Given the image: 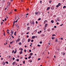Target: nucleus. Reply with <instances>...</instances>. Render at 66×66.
<instances>
[{"label": "nucleus", "mask_w": 66, "mask_h": 66, "mask_svg": "<svg viewBox=\"0 0 66 66\" xmlns=\"http://www.w3.org/2000/svg\"><path fill=\"white\" fill-rule=\"evenodd\" d=\"M30 23H31V24H33V25L34 24V20L31 22L30 21Z\"/></svg>", "instance_id": "1"}, {"label": "nucleus", "mask_w": 66, "mask_h": 66, "mask_svg": "<svg viewBox=\"0 0 66 66\" xmlns=\"http://www.w3.org/2000/svg\"><path fill=\"white\" fill-rule=\"evenodd\" d=\"M47 26H48V24L47 23H46L45 25V28H46L47 27Z\"/></svg>", "instance_id": "2"}, {"label": "nucleus", "mask_w": 66, "mask_h": 66, "mask_svg": "<svg viewBox=\"0 0 66 66\" xmlns=\"http://www.w3.org/2000/svg\"><path fill=\"white\" fill-rule=\"evenodd\" d=\"M30 40H31V39H28V42H30Z\"/></svg>", "instance_id": "3"}, {"label": "nucleus", "mask_w": 66, "mask_h": 66, "mask_svg": "<svg viewBox=\"0 0 66 66\" xmlns=\"http://www.w3.org/2000/svg\"><path fill=\"white\" fill-rule=\"evenodd\" d=\"M46 22H48V21H47V20H45L44 21V23H45H45H46Z\"/></svg>", "instance_id": "4"}, {"label": "nucleus", "mask_w": 66, "mask_h": 66, "mask_svg": "<svg viewBox=\"0 0 66 66\" xmlns=\"http://www.w3.org/2000/svg\"><path fill=\"white\" fill-rule=\"evenodd\" d=\"M35 36H33L32 37V39H34V38H35Z\"/></svg>", "instance_id": "5"}, {"label": "nucleus", "mask_w": 66, "mask_h": 66, "mask_svg": "<svg viewBox=\"0 0 66 66\" xmlns=\"http://www.w3.org/2000/svg\"><path fill=\"white\" fill-rule=\"evenodd\" d=\"M51 22L53 23H54V21L53 20H52L51 21Z\"/></svg>", "instance_id": "6"}, {"label": "nucleus", "mask_w": 66, "mask_h": 66, "mask_svg": "<svg viewBox=\"0 0 66 66\" xmlns=\"http://www.w3.org/2000/svg\"><path fill=\"white\" fill-rule=\"evenodd\" d=\"M11 34L12 35L13 34V33H14V32L13 31H11Z\"/></svg>", "instance_id": "7"}, {"label": "nucleus", "mask_w": 66, "mask_h": 66, "mask_svg": "<svg viewBox=\"0 0 66 66\" xmlns=\"http://www.w3.org/2000/svg\"><path fill=\"white\" fill-rule=\"evenodd\" d=\"M57 41H58V40H57V38H56V39L55 40V42H57Z\"/></svg>", "instance_id": "8"}, {"label": "nucleus", "mask_w": 66, "mask_h": 66, "mask_svg": "<svg viewBox=\"0 0 66 66\" xmlns=\"http://www.w3.org/2000/svg\"><path fill=\"white\" fill-rule=\"evenodd\" d=\"M20 38H18L17 40L18 42H19V41H20Z\"/></svg>", "instance_id": "9"}, {"label": "nucleus", "mask_w": 66, "mask_h": 66, "mask_svg": "<svg viewBox=\"0 0 66 66\" xmlns=\"http://www.w3.org/2000/svg\"><path fill=\"white\" fill-rule=\"evenodd\" d=\"M15 51L14 52V54H15V53H16V52H17V50H16V49H15Z\"/></svg>", "instance_id": "10"}, {"label": "nucleus", "mask_w": 66, "mask_h": 66, "mask_svg": "<svg viewBox=\"0 0 66 66\" xmlns=\"http://www.w3.org/2000/svg\"><path fill=\"white\" fill-rule=\"evenodd\" d=\"M16 63V62H13L12 63V65H14Z\"/></svg>", "instance_id": "11"}, {"label": "nucleus", "mask_w": 66, "mask_h": 66, "mask_svg": "<svg viewBox=\"0 0 66 66\" xmlns=\"http://www.w3.org/2000/svg\"><path fill=\"white\" fill-rule=\"evenodd\" d=\"M58 5L59 6H61V3H58Z\"/></svg>", "instance_id": "12"}, {"label": "nucleus", "mask_w": 66, "mask_h": 66, "mask_svg": "<svg viewBox=\"0 0 66 66\" xmlns=\"http://www.w3.org/2000/svg\"><path fill=\"white\" fill-rule=\"evenodd\" d=\"M41 36H42L43 37H44L45 36V35L44 34H43L41 35Z\"/></svg>", "instance_id": "13"}, {"label": "nucleus", "mask_w": 66, "mask_h": 66, "mask_svg": "<svg viewBox=\"0 0 66 66\" xmlns=\"http://www.w3.org/2000/svg\"><path fill=\"white\" fill-rule=\"evenodd\" d=\"M33 53H31L30 54V55H33Z\"/></svg>", "instance_id": "14"}, {"label": "nucleus", "mask_w": 66, "mask_h": 66, "mask_svg": "<svg viewBox=\"0 0 66 66\" xmlns=\"http://www.w3.org/2000/svg\"><path fill=\"white\" fill-rule=\"evenodd\" d=\"M22 53V51H21L20 52V54H21Z\"/></svg>", "instance_id": "15"}, {"label": "nucleus", "mask_w": 66, "mask_h": 66, "mask_svg": "<svg viewBox=\"0 0 66 66\" xmlns=\"http://www.w3.org/2000/svg\"><path fill=\"white\" fill-rule=\"evenodd\" d=\"M29 29H30V27H28L27 29L29 30Z\"/></svg>", "instance_id": "16"}, {"label": "nucleus", "mask_w": 66, "mask_h": 66, "mask_svg": "<svg viewBox=\"0 0 66 66\" xmlns=\"http://www.w3.org/2000/svg\"><path fill=\"white\" fill-rule=\"evenodd\" d=\"M5 63L6 64H9V63L7 61H6L5 62Z\"/></svg>", "instance_id": "17"}, {"label": "nucleus", "mask_w": 66, "mask_h": 66, "mask_svg": "<svg viewBox=\"0 0 66 66\" xmlns=\"http://www.w3.org/2000/svg\"><path fill=\"white\" fill-rule=\"evenodd\" d=\"M66 6H64L63 7V9H65V8H66Z\"/></svg>", "instance_id": "18"}, {"label": "nucleus", "mask_w": 66, "mask_h": 66, "mask_svg": "<svg viewBox=\"0 0 66 66\" xmlns=\"http://www.w3.org/2000/svg\"><path fill=\"white\" fill-rule=\"evenodd\" d=\"M38 12H35V14L36 15H37V14H38Z\"/></svg>", "instance_id": "19"}, {"label": "nucleus", "mask_w": 66, "mask_h": 66, "mask_svg": "<svg viewBox=\"0 0 66 66\" xmlns=\"http://www.w3.org/2000/svg\"><path fill=\"white\" fill-rule=\"evenodd\" d=\"M31 57V56H30L29 57H28V58L29 59H30Z\"/></svg>", "instance_id": "20"}, {"label": "nucleus", "mask_w": 66, "mask_h": 66, "mask_svg": "<svg viewBox=\"0 0 66 66\" xmlns=\"http://www.w3.org/2000/svg\"><path fill=\"white\" fill-rule=\"evenodd\" d=\"M49 7H47V11H48V10H49Z\"/></svg>", "instance_id": "21"}, {"label": "nucleus", "mask_w": 66, "mask_h": 66, "mask_svg": "<svg viewBox=\"0 0 66 66\" xmlns=\"http://www.w3.org/2000/svg\"><path fill=\"white\" fill-rule=\"evenodd\" d=\"M3 63V65H5V62H4Z\"/></svg>", "instance_id": "22"}, {"label": "nucleus", "mask_w": 66, "mask_h": 66, "mask_svg": "<svg viewBox=\"0 0 66 66\" xmlns=\"http://www.w3.org/2000/svg\"><path fill=\"white\" fill-rule=\"evenodd\" d=\"M19 45H21V42H20L19 43Z\"/></svg>", "instance_id": "23"}, {"label": "nucleus", "mask_w": 66, "mask_h": 66, "mask_svg": "<svg viewBox=\"0 0 66 66\" xmlns=\"http://www.w3.org/2000/svg\"><path fill=\"white\" fill-rule=\"evenodd\" d=\"M41 20V19L40 18H39L38 19V20Z\"/></svg>", "instance_id": "24"}, {"label": "nucleus", "mask_w": 66, "mask_h": 66, "mask_svg": "<svg viewBox=\"0 0 66 66\" xmlns=\"http://www.w3.org/2000/svg\"><path fill=\"white\" fill-rule=\"evenodd\" d=\"M55 38V37H54L53 38V37H52V39H54Z\"/></svg>", "instance_id": "25"}, {"label": "nucleus", "mask_w": 66, "mask_h": 66, "mask_svg": "<svg viewBox=\"0 0 66 66\" xmlns=\"http://www.w3.org/2000/svg\"><path fill=\"white\" fill-rule=\"evenodd\" d=\"M10 2H9V5H7V7L8 6H10Z\"/></svg>", "instance_id": "26"}, {"label": "nucleus", "mask_w": 66, "mask_h": 66, "mask_svg": "<svg viewBox=\"0 0 66 66\" xmlns=\"http://www.w3.org/2000/svg\"><path fill=\"white\" fill-rule=\"evenodd\" d=\"M52 36L53 37V36H56V35L53 34V35H52Z\"/></svg>", "instance_id": "27"}, {"label": "nucleus", "mask_w": 66, "mask_h": 66, "mask_svg": "<svg viewBox=\"0 0 66 66\" xmlns=\"http://www.w3.org/2000/svg\"><path fill=\"white\" fill-rule=\"evenodd\" d=\"M24 52H27V50H24Z\"/></svg>", "instance_id": "28"}, {"label": "nucleus", "mask_w": 66, "mask_h": 66, "mask_svg": "<svg viewBox=\"0 0 66 66\" xmlns=\"http://www.w3.org/2000/svg\"><path fill=\"white\" fill-rule=\"evenodd\" d=\"M16 31H15V32H14V35H16Z\"/></svg>", "instance_id": "29"}, {"label": "nucleus", "mask_w": 66, "mask_h": 66, "mask_svg": "<svg viewBox=\"0 0 66 66\" xmlns=\"http://www.w3.org/2000/svg\"><path fill=\"white\" fill-rule=\"evenodd\" d=\"M36 24H38V22L37 21H36Z\"/></svg>", "instance_id": "30"}, {"label": "nucleus", "mask_w": 66, "mask_h": 66, "mask_svg": "<svg viewBox=\"0 0 66 66\" xmlns=\"http://www.w3.org/2000/svg\"><path fill=\"white\" fill-rule=\"evenodd\" d=\"M37 46H38V47H40V45H38Z\"/></svg>", "instance_id": "31"}, {"label": "nucleus", "mask_w": 66, "mask_h": 66, "mask_svg": "<svg viewBox=\"0 0 66 66\" xmlns=\"http://www.w3.org/2000/svg\"><path fill=\"white\" fill-rule=\"evenodd\" d=\"M23 64H25V61H23Z\"/></svg>", "instance_id": "32"}, {"label": "nucleus", "mask_w": 66, "mask_h": 66, "mask_svg": "<svg viewBox=\"0 0 66 66\" xmlns=\"http://www.w3.org/2000/svg\"><path fill=\"white\" fill-rule=\"evenodd\" d=\"M23 33L22 32V33L21 34V35H22V36L23 35Z\"/></svg>", "instance_id": "33"}, {"label": "nucleus", "mask_w": 66, "mask_h": 66, "mask_svg": "<svg viewBox=\"0 0 66 66\" xmlns=\"http://www.w3.org/2000/svg\"><path fill=\"white\" fill-rule=\"evenodd\" d=\"M54 28H56V26H54Z\"/></svg>", "instance_id": "34"}, {"label": "nucleus", "mask_w": 66, "mask_h": 66, "mask_svg": "<svg viewBox=\"0 0 66 66\" xmlns=\"http://www.w3.org/2000/svg\"><path fill=\"white\" fill-rule=\"evenodd\" d=\"M15 20H14V22H13V24H15Z\"/></svg>", "instance_id": "35"}, {"label": "nucleus", "mask_w": 66, "mask_h": 66, "mask_svg": "<svg viewBox=\"0 0 66 66\" xmlns=\"http://www.w3.org/2000/svg\"><path fill=\"white\" fill-rule=\"evenodd\" d=\"M59 6L58 5H57L56 6V7H58Z\"/></svg>", "instance_id": "36"}, {"label": "nucleus", "mask_w": 66, "mask_h": 66, "mask_svg": "<svg viewBox=\"0 0 66 66\" xmlns=\"http://www.w3.org/2000/svg\"><path fill=\"white\" fill-rule=\"evenodd\" d=\"M28 59V58L25 57V60H27Z\"/></svg>", "instance_id": "37"}, {"label": "nucleus", "mask_w": 66, "mask_h": 66, "mask_svg": "<svg viewBox=\"0 0 66 66\" xmlns=\"http://www.w3.org/2000/svg\"><path fill=\"white\" fill-rule=\"evenodd\" d=\"M26 37L27 38H28L29 36L28 35H27Z\"/></svg>", "instance_id": "38"}, {"label": "nucleus", "mask_w": 66, "mask_h": 66, "mask_svg": "<svg viewBox=\"0 0 66 66\" xmlns=\"http://www.w3.org/2000/svg\"><path fill=\"white\" fill-rule=\"evenodd\" d=\"M29 52H31V50H29Z\"/></svg>", "instance_id": "39"}, {"label": "nucleus", "mask_w": 66, "mask_h": 66, "mask_svg": "<svg viewBox=\"0 0 66 66\" xmlns=\"http://www.w3.org/2000/svg\"><path fill=\"white\" fill-rule=\"evenodd\" d=\"M9 39L10 40L12 39V37H10V38H9Z\"/></svg>", "instance_id": "40"}, {"label": "nucleus", "mask_w": 66, "mask_h": 66, "mask_svg": "<svg viewBox=\"0 0 66 66\" xmlns=\"http://www.w3.org/2000/svg\"><path fill=\"white\" fill-rule=\"evenodd\" d=\"M11 36H12V37L13 38H14V37H13V36L12 35H11Z\"/></svg>", "instance_id": "41"}, {"label": "nucleus", "mask_w": 66, "mask_h": 66, "mask_svg": "<svg viewBox=\"0 0 66 66\" xmlns=\"http://www.w3.org/2000/svg\"><path fill=\"white\" fill-rule=\"evenodd\" d=\"M12 60H15V58L14 57L13 58Z\"/></svg>", "instance_id": "42"}, {"label": "nucleus", "mask_w": 66, "mask_h": 66, "mask_svg": "<svg viewBox=\"0 0 66 66\" xmlns=\"http://www.w3.org/2000/svg\"><path fill=\"white\" fill-rule=\"evenodd\" d=\"M29 34V32H28L26 33V34Z\"/></svg>", "instance_id": "43"}, {"label": "nucleus", "mask_w": 66, "mask_h": 66, "mask_svg": "<svg viewBox=\"0 0 66 66\" xmlns=\"http://www.w3.org/2000/svg\"><path fill=\"white\" fill-rule=\"evenodd\" d=\"M40 44H42V41L40 42Z\"/></svg>", "instance_id": "44"}, {"label": "nucleus", "mask_w": 66, "mask_h": 66, "mask_svg": "<svg viewBox=\"0 0 66 66\" xmlns=\"http://www.w3.org/2000/svg\"><path fill=\"white\" fill-rule=\"evenodd\" d=\"M31 42H33V39L31 40Z\"/></svg>", "instance_id": "45"}, {"label": "nucleus", "mask_w": 66, "mask_h": 66, "mask_svg": "<svg viewBox=\"0 0 66 66\" xmlns=\"http://www.w3.org/2000/svg\"><path fill=\"white\" fill-rule=\"evenodd\" d=\"M16 61H17L18 62V61H19V59H17V60H16Z\"/></svg>", "instance_id": "46"}, {"label": "nucleus", "mask_w": 66, "mask_h": 66, "mask_svg": "<svg viewBox=\"0 0 66 66\" xmlns=\"http://www.w3.org/2000/svg\"><path fill=\"white\" fill-rule=\"evenodd\" d=\"M40 58H38V61H39V60H40Z\"/></svg>", "instance_id": "47"}, {"label": "nucleus", "mask_w": 66, "mask_h": 66, "mask_svg": "<svg viewBox=\"0 0 66 66\" xmlns=\"http://www.w3.org/2000/svg\"><path fill=\"white\" fill-rule=\"evenodd\" d=\"M58 18H57V21H60V20H59V19Z\"/></svg>", "instance_id": "48"}, {"label": "nucleus", "mask_w": 66, "mask_h": 66, "mask_svg": "<svg viewBox=\"0 0 66 66\" xmlns=\"http://www.w3.org/2000/svg\"><path fill=\"white\" fill-rule=\"evenodd\" d=\"M14 50H13L12 51V53H14Z\"/></svg>", "instance_id": "49"}, {"label": "nucleus", "mask_w": 66, "mask_h": 66, "mask_svg": "<svg viewBox=\"0 0 66 66\" xmlns=\"http://www.w3.org/2000/svg\"><path fill=\"white\" fill-rule=\"evenodd\" d=\"M65 53H63V55H65Z\"/></svg>", "instance_id": "50"}, {"label": "nucleus", "mask_w": 66, "mask_h": 66, "mask_svg": "<svg viewBox=\"0 0 66 66\" xmlns=\"http://www.w3.org/2000/svg\"><path fill=\"white\" fill-rule=\"evenodd\" d=\"M51 2H52V1H49V3H51Z\"/></svg>", "instance_id": "51"}, {"label": "nucleus", "mask_w": 66, "mask_h": 66, "mask_svg": "<svg viewBox=\"0 0 66 66\" xmlns=\"http://www.w3.org/2000/svg\"><path fill=\"white\" fill-rule=\"evenodd\" d=\"M19 26H18V27H17V28L18 29H19Z\"/></svg>", "instance_id": "52"}, {"label": "nucleus", "mask_w": 66, "mask_h": 66, "mask_svg": "<svg viewBox=\"0 0 66 66\" xmlns=\"http://www.w3.org/2000/svg\"><path fill=\"white\" fill-rule=\"evenodd\" d=\"M3 22H2L1 23V25H2V24H3Z\"/></svg>", "instance_id": "53"}, {"label": "nucleus", "mask_w": 66, "mask_h": 66, "mask_svg": "<svg viewBox=\"0 0 66 66\" xmlns=\"http://www.w3.org/2000/svg\"><path fill=\"white\" fill-rule=\"evenodd\" d=\"M63 24H61L60 26H63Z\"/></svg>", "instance_id": "54"}, {"label": "nucleus", "mask_w": 66, "mask_h": 66, "mask_svg": "<svg viewBox=\"0 0 66 66\" xmlns=\"http://www.w3.org/2000/svg\"><path fill=\"white\" fill-rule=\"evenodd\" d=\"M9 56V58L10 59L11 57V56Z\"/></svg>", "instance_id": "55"}, {"label": "nucleus", "mask_w": 66, "mask_h": 66, "mask_svg": "<svg viewBox=\"0 0 66 66\" xmlns=\"http://www.w3.org/2000/svg\"><path fill=\"white\" fill-rule=\"evenodd\" d=\"M5 21H6V18H5Z\"/></svg>", "instance_id": "56"}, {"label": "nucleus", "mask_w": 66, "mask_h": 66, "mask_svg": "<svg viewBox=\"0 0 66 66\" xmlns=\"http://www.w3.org/2000/svg\"><path fill=\"white\" fill-rule=\"evenodd\" d=\"M17 21H17V20H16L15 22H17Z\"/></svg>", "instance_id": "57"}, {"label": "nucleus", "mask_w": 66, "mask_h": 66, "mask_svg": "<svg viewBox=\"0 0 66 66\" xmlns=\"http://www.w3.org/2000/svg\"><path fill=\"white\" fill-rule=\"evenodd\" d=\"M33 49H34V50H35V47H33Z\"/></svg>", "instance_id": "58"}, {"label": "nucleus", "mask_w": 66, "mask_h": 66, "mask_svg": "<svg viewBox=\"0 0 66 66\" xmlns=\"http://www.w3.org/2000/svg\"><path fill=\"white\" fill-rule=\"evenodd\" d=\"M9 31V30L7 29V32H8Z\"/></svg>", "instance_id": "59"}, {"label": "nucleus", "mask_w": 66, "mask_h": 66, "mask_svg": "<svg viewBox=\"0 0 66 66\" xmlns=\"http://www.w3.org/2000/svg\"><path fill=\"white\" fill-rule=\"evenodd\" d=\"M56 24H59V23L57 22L56 23Z\"/></svg>", "instance_id": "60"}, {"label": "nucleus", "mask_w": 66, "mask_h": 66, "mask_svg": "<svg viewBox=\"0 0 66 66\" xmlns=\"http://www.w3.org/2000/svg\"><path fill=\"white\" fill-rule=\"evenodd\" d=\"M14 11L15 12V11H16V9H14Z\"/></svg>", "instance_id": "61"}, {"label": "nucleus", "mask_w": 66, "mask_h": 66, "mask_svg": "<svg viewBox=\"0 0 66 66\" xmlns=\"http://www.w3.org/2000/svg\"><path fill=\"white\" fill-rule=\"evenodd\" d=\"M52 30H54V28H52Z\"/></svg>", "instance_id": "62"}, {"label": "nucleus", "mask_w": 66, "mask_h": 66, "mask_svg": "<svg viewBox=\"0 0 66 66\" xmlns=\"http://www.w3.org/2000/svg\"><path fill=\"white\" fill-rule=\"evenodd\" d=\"M11 43H13V42H14V41H12V42H10Z\"/></svg>", "instance_id": "63"}, {"label": "nucleus", "mask_w": 66, "mask_h": 66, "mask_svg": "<svg viewBox=\"0 0 66 66\" xmlns=\"http://www.w3.org/2000/svg\"><path fill=\"white\" fill-rule=\"evenodd\" d=\"M40 33L41 32H42V31L40 30L39 31Z\"/></svg>", "instance_id": "64"}]
</instances>
